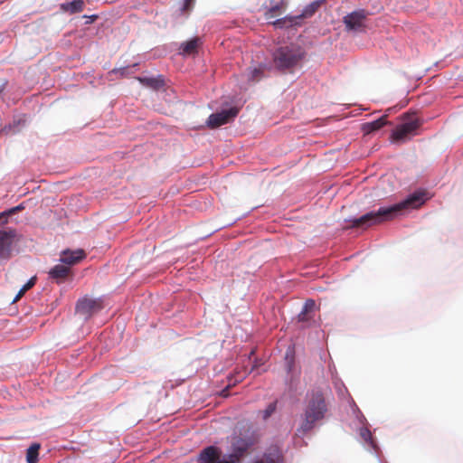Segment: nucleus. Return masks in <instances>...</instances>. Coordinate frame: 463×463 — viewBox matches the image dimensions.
Listing matches in <instances>:
<instances>
[{
	"mask_svg": "<svg viewBox=\"0 0 463 463\" xmlns=\"http://www.w3.org/2000/svg\"><path fill=\"white\" fill-rule=\"evenodd\" d=\"M427 200V194L419 190L410 194L405 200L390 207H381L376 212H370L352 221L351 227L368 228L392 220L402 211L420 208Z\"/></svg>",
	"mask_w": 463,
	"mask_h": 463,
	"instance_id": "nucleus-1",
	"label": "nucleus"
},
{
	"mask_svg": "<svg viewBox=\"0 0 463 463\" xmlns=\"http://www.w3.org/2000/svg\"><path fill=\"white\" fill-rule=\"evenodd\" d=\"M327 411L326 392L321 389L307 392L302 421L297 430L298 434L304 435L313 430L317 421L326 418Z\"/></svg>",
	"mask_w": 463,
	"mask_h": 463,
	"instance_id": "nucleus-2",
	"label": "nucleus"
},
{
	"mask_svg": "<svg viewBox=\"0 0 463 463\" xmlns=\"http://www.w3.org/2000/svg\"><path fill=\"white\" fill-rule=\"evenodd\" d=\"M304 56L305 52L301 47L290 44L276 49L272 60L276 69L285 71L297 67Z\"/></svg>",
	"mask_w": 463,
	"mask_h": 463,
	"instance_id": "nucleus-3",
	"label": "nucleus"
},
{
	"mask_svg": "<svg viewBox=\"0 0 463 463\" xmlns=\"http://www.w3.org/2000/svg\"><path fill=\"white\" fill-rule=\"evenodd\" d=\"M421 121L416 117H410L408 120L397 126L392 133L393 142H404L416 135L417 129L421 126Z\"/></svg>",
	"mask_w": 463,
	"mask_h": 463,
	"instance_id": "nucleus-4",
	"label": "nucleus"
},
{
	"mask_svg": "<svg viewBox=\"0 0 463 463\" xmlns=\"http://www.w3.org/2000/svg\"><path fill=\"white\" fill-rule=\"evenodd\" d=\"M101 308L102 303L100 299H92L89 298L79 299L76 305L77 313L82 315L85 318L90 317Z\"/></svg>",
	"mask_w": 463,
	"mask_h": 463,
	"instance_id": "nucleus-5",
	"label": "nucleus"
},
{
	"mask_svg": "<svg viewBox=\"0 0 463 463\" xmlns=\"http://www.w3.org/2000/svg\"><path fill=\"white\" fill-rule=\"evenodd\" d=\"M238 114V109L236 108H231L229 109L222 110L219 113L211 114L207 124L210 128H218L222 125H224L230 122L232 118H234Z\"/></svg>",
	"mask_w": 463,
	"mask_h": 463,
	"instance_id": "nucleus-6",
	"label": "nucleus"
},
{
	"mask_svg": "<svg viewBox=\"0 0 463 463\" xmlns=\"http://www.w3.org/2000/svg\"><path fill=\"white\" fill-rule=\"evenodd\" d=\"M366 15L364 10L354 11L344 17V23L348 30L360 31L364 27Z\"/></svg>",
	"mask_w": 463,
	"mask_h": 463,
	"instance_id": "nucleus-7",
	"label": "nucleus"
},
{
	"mask_svg": "<svg viewBox=\"0 0 463 463\" xmlns=\"http://www.w3.org/2000/svg\"><path fill=\"white\" fill-rule=\"evenodd\" d=\"M286 8L287 3L284 0H268L264 6V16L267 20H270L284 13Z\"/></svg>",
	"mask_w": 463,
	"mask_h": 463,
	"instance_id": "nucleus-8",
	"label": "nucleus"
},
{
	"mask_svg": "<svg viewBox=\"0 0 463 463\" xmlns=\"http://www.w3.org/2000/svg\"><path fill=\"white\" fill-rule=\"evenodd\" d=\"M86 257L83 250H63L61 254L60 260L69 266L75 265L81 261Z\"/></svg>",
	"mask_w": 463,
	"mask_h": 463,
	"instance_id": "nucleus-9",
	"label": "nucleus"
},
{
	"mask_svg": "<svg viewBox=\"0 0 463 463\" xmlns=\"http://www.w3.org/2000/svg\"><path fill=\"white\" fill-rule=\"evenodd\" d=\"M221 456V450L215 446L203 449L198 456V463H215Z\"/></svg>",
	"mask_w": 463,
	"mask_h": 463,
	"instance_id": "nucleus-10",
	"label": "nucleus"
},
{
	"mask_svg": "<svg viewBox=\"0 0 463 463\" xmlns=\"http://www.w3.org/2000/svg\"><path fill=\"white\" fill-rule=\"evenodd\" d=\"M315 309V301L313 299H307L304 304L303 309L298 316V321L309 325L312 321H314V317L316 316Z\"/></svg>",
	"mask_w": 463,
	"mask_h": 463,
	"instance_id": "nucleus-11",
	"label": "nucleus"
},
{
	"mask_svg": "<svg viewBox=\"0 0 463 463\" xmlns=\"http://www.w3.org/2000/svg\"><path fill=\"white\" fill-rule=\"evenodd\" d=\"M71 272V269L68 266L58 264L52 268L49 271V277L55 280L58 284L65 281Z\"/></svg>",
	"mask_w": 463,
	"mask_h": 463,
	"instance_id": "nucleus-12",
	"label": "nucleus"
},
{
	"mask_svg": "<svg viewBox=\"0 0 463 463\" xmlns=\"http://www.w3.org/2000/svg\"><path fill=\"white\" fill-rule=\"evenodd\" d=\"M14 234L13 232H0V258H6L9 256L10 246L13 242Z\"/></svg>",
	"mask_w": 463,
	"mask_h": 463,
	"instance_id": "nucleus-13",
	"label": "nucleus"
},
{
	"mask_svg": "<svg viewBox=\"0 0 463 463\" xmlns=\"http://www.w3.org/2000/svg\"><path fill=\"white\" fill-rule=\"evenodd\" d=\"M387 115H383L374 121L364 123L361 127V129L364 135H369L381 129L383 127L387 125Z\"/></svg>",
	"mask_w": 463,
	"mask_h": 463,
	"instance_id": "nucleus-14",
	"label": "nucleus"
},
{
	"mask_svg": "<svg viewBox=\"0 0 463 463\" xmlns=\"http://www.w3.org/2000/svg\"><path fill=\"white\" fill-rule=\"evenodd\" d=\"M253 445L254 440L251 438H239L233 442L232 450L239 453V456L244 457Z\"/></svg>",
	"mask_w": 463,
	"mask_h": 463,
	"instance_id": "nucleus-15",
	"label": "nucleus"
},
{
	"mask_svg": "<svg viewBox=\"0 0 463 463\" xmlns=\"http://www.w3.org/2000/svg\"><path fill=\"white\" fill-rule=\"evenodd\" d=\"M201 39L198 37L193 38L180 46V53L183 55H193L197 52L199 46L201 45Z\"/></svg>",
	"mask_w": 463,
	"mask_h": 463,
	"instance_id": "nucleus-16",
	"label": "nucleus"
},
{
	"mask_svg": "<svg viewBox=\"0 0 463 463\" xmlns=\"http://www.w3.org/2000/svg\"><path fill=\"white\" fill-rule=\"evenodd\" d=\"M325 2L326 0H317L307 5L300 14L296 15L298 21L313 16Z\"/></svg>",
	"mask_w": 463,
	"mask_h": 463,
	"instance_id": "nucleus-17",
	"label": "nucleus"
},
{
	"mask_svg": "<svg viewBox=\"0 0 463 463\" xmlns=\"http://www.w3.org/2000/svg\"><path fill=\"white\" fill-rule=\"evenodd\" d=\"M84 1L83 0H73L71 2L63 3L60 5V9L71 14L80 13L84 9Z\"/></svg>",
	"mask_w": 463,
	"mask_h": 463,
	"instance_id": "nucleus-18",
	"label": "nucleus"
},
{
	"mask_svg": "<svg viewBox=\"0 0 463 463\" xmlns=\"http://www.w3.org/2000/svg\"><path fill=\"white\" fill-rule=\"evenodd\" d=\"M272 24L276 28H290L294 26L300 25V22L298 21V17L296 15H287L285 17L279 18L272 22Z\"/></svg>",
	"mask_w": 463,
	"mask_h": 463,
	"instance_id": "nucleus-19",
	"label": "nucleus"
},
{
	"mask_svg": "<svg viewBox=\"0 0 463 463\" xmlns=\"http://www.w3.org/2000/svg\"><path fill=\"white\" fill-rule=\"evenodd\" d=\"M282 455L277 447L270 448L268 452L264 454L263 460H257L255 463H281Z\"/></svg>",
	"mask_w": 463,
	"mask_h": 463,
	"instance_id": "nucleus-20",
	"label": "nucleus"
},
{
	"mask_svg": "<svg viewBox=\"0 0 463 463\" xmlns=\"http://www.w3.org/2000/svg\"><path fill=\"white\" fill-rule=\"evenodd\" d=\"M137 80L145 86L158 90L164 86V80L159 78L138 77Z\"/></svg>",
	"mask_w": 463,
	"mask_h": 463,
	"instance_id": "nucleus-21",
	"label": "nucleus"
},
{
	"mask_svg": "<svg viewBox=\"0 0 463 463\" xmlns=\"http://www.w3.org/2000/svg\"><path fill=\"white\" fill-rule=\"evenodd\" d=\"M41 445L39 443H33L26 451L27 463H37L39 460V450Z\"/></svg>",
	"mask_w": 463,
	"mask_h": 463,
	"instance_id": "nucleus-22",
	"label": "nucleus"
},
{
	"mask_svg": "<svg viewBox=\"0 0 463 463\" xmlns=\"http://www.w3.org/2000/svg\"><path fill=\"white\" fill-rule=\"evenodd\" d=\"M265 66L262 64L254 68H250L248 72V79L251 81H259L264 77Z\"/></svg>",
	"mask_w": 463,
	"mask_h": 463,
	"instance_id": "nucleus-23",
	"label": "nucleus"
},
{
	"mask_svg": "<svg viewBox=\"0 0 463 463\" xmlns=\"http://www.w3.org/2000/svg\"><path fill=\"white\" fill-rule=\"evenodd\" d=\"M277 402H273L268 405V407L261 411L263 420L269 419L276 411Z\"/></svg>",
	"mask_w": 463,
	"mask_h": 463,
	"instance_id": "nucleus-24",
	"label": "nucleus"
},
{
	"mask_svg": "<svg viewBox=\"0 0 463 463\" xmlns=\"http://www.w3.org/2000/svg\"><path fill=\"white\" fill-rule=\"evenodd\" d=\"M360 437L366 442L372 439V433L367 428H361L359 430Z\"/></svg>",
	"mask_w": 463,
	"mask_h": 463,
	"instance_id": "nucleus-25",
	"label": "nucleus"
},
{
	"mask_svg": "<svg viewBox=\"0 0 463 463\" xmlns=\"http://www.w3.org/2000/svg\"><path fill=\"white\" fill-rule=\"evenodd\" d=\"M242 456H239V453L232 450V453L229 455L228 459L225 460L227 463H238L240 462Z\"/></svg>",
	"mask_w": 463,
	"mask_h": 463,
	"instance_id": "nucleus-26",
	"label": "nucleus"
},
{
	"mask_svg": "<svg viewBox=\"0 0 463 463\" xmlns=\"http://www.w3.org/2000/svg\"><path fill=\"white\" fill-rule=\"evenodd\" d=\"M195 0H184V5L182 7V12L187 13L191 11L194 7Z\"/></svg>",
	"mask_w": 463,
	"mask_h": 463,
	"instance_id": "nucleus-27",
	"label": "nucleus"
},
{
	"mask_svg": "<svg viewBox=\"0 0 463 463\" xmlns=\"http://www.w3.org/2000/svg\"><path fill=\"white\" fill-rule=\"evenodd\" d=\"M84 18H86V24H90L92 23H94L97 19H98V15L97 14H92V15H84L83 16Z\"/></svg>",
	"mask_w": 463,
	"mask_h": 463,
	"instance_id": "nucleus-28",
	"label": "nucleus"
},
{
	"mask_svg": "<svg viewBox=\"0 0 463 463\" xmlns=\"http://www.w3.org/2000/svg\"><path fill=\"white\" fill-rule=\"evenodd\" d=\"M25 292L26 291L24 289V288H22L15 296L14 302L19 300L25 294Z\"/></svg>",
	"mask_w": 463,
	"mask_h": 463,
	"instance_id": "nucleus-29",
	"label": "nucleus"
},
{
	"mask_svg": "<svg viewBox=\"0 0 463 463\" xmlns=\"http://www.w3.org/2000/svg\"><path fill=\"white\" fill-rule=\"evenodd\" d=\"M24 208V205H23V204H19V205H17V206L14 207V208H12V209L9 211V213H17V212H19V211L23 210Z\"/></svg>",
	"mask_w": 463,
	"mask_h": 463,
	"instance_id": "nucleus-30",
	"label": "nucleus"
},
{
	"mask_svg": "<svg viewBox=\"0 0 463 463\" xmlns=\"http://www.w3.org/2000/svg\"><path fill=\"white\" fill-rule=\"evenodd\" d=\"M35 283H36V277H35V276H34V277H32V278L28 280V282H27L28 286H29V287H31V288H33V287L35 285Z\"/></svg>",
	"mask_w": 463,
	"mask_h": 463,
	"instance_id": "nucleus-31",
	"label": "nucleus"
},
{
	"mask_svg": "<svg viewBox=\"0 0 463 463\" xmlns=\"http://www.w3.org/2000/svg\"><path fill=\"white\" fill-rule=\"evenodd\" d=\"M23 288H24V289L25 291H27V290H29L30 288H32L31 287H29V286H28V284H27V283H26L25 285H24V287H23Z\"/></svg>",
	"mask_w": 463,
	"mask_h": 463,
	"instance_id": "nucleus-32",
	"label": "nucleus"
},
{
	"mask_svg": "<svg viewBox=\"0 0 463 463\" xmlns=\"http://www.w3.org/2000/svg\"><path fill=\"white\" fill-rule=\"evenodd\" d=\"M5 86V84H3V85L0 87V94H1V93H2V91L4 90Z\"/></svg>",
	"mask_w": 463,
	"mask_h": 463,
	"instance_id": "nucleus-33",
	"label": "nucleus"
},
{
	"mask_svg": "<svg viewBox=\"0 0 463 463\" xmlns=\"http://www.w3.org/2000/svg\"><path fill=\"white\" fill-rule=\"evenodd\" d=\"M2 215H4V213H0V218L2 217Z\"/></svg>",
	"mask_w": 463,
	"mask_h": 463,
	"instance_id": "nucleus-34",
	"label": "nucleus"
}]
</instances>
